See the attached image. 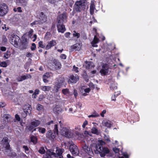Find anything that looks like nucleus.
<instances>
[{"label":"nucleus","mask_w":158,"mask_h":158,"mask_svg":"<svg viewBox=\"0 0 158 158\" xmlns=\"http://www.w3.org/2000/svg\"><path fill=\"white\" fill-rule=\"evenodd\" d=\"M102 124L104 126L108 128L110 127L111 126V122L109 120L103 122H102Z\"/></svg>","instance_id":"c756f323"},{"label":"nucleus","mask_w":158,"mask_h":158,"mask_svg":"<svg viewBox=\"0 0 158 158\" xmlns=\"http://www.w3.org/2000/svg\"><path fill=\"white\" fill-rule=\"evenodd\" d=\"M99 116V114H92L91 115H89V116H88V117L89 118H90V117H98Z\"/></svg>","instance_id":"4d7b16f0"},{"label":"nucleus","mask_w":158,"mask_h":158,"mask_svg":"<svg viewBox=\"0 0 158 158\" xmlns=\"http://www.w3.org/2000/svg\"><path fill=\"white\" fill-rule=\"evenodd\" d=\"M28 46V43L26 39L22 40L21 42L20 46L21 49L27 48Z\"/></svg>","instance_id":"a211bd4d"},{"label":"nucleus","mask_w":158,"mask_h":158,"mask_svg":"<svg viewBox=\"0 0 158 158\" xmlns=\"http://www.w3.org/2000/svg\"><path fill=\"white\" fill-rule=\"evenodd\" d=\"M56 132L51 130L48 131L46 133V137L51 141H53L56 136Z\"/></svg>","instance_id":"f8f14e48"},{"label":"nucleus","mask_w":158,"mask_h":158,"mask_svg":"<svg viewBox=\"0 0 158 158\" xmlns=\"http://www.w3.org/2000/svg\"><path fill=\"white\" fill-rule=\"evenodd\" d=\"M88 124V121L85 120L83 123V125H82V127L83 128H85V126L87 125Z\"/></svg>","instance_id":"052dcab7"},{"label":"nucleus","mask_w":158,"mask_h":158,"mask_svg":"<svg viewBox=\"0 0 158 158\" xmlns=\"http://www.w3.org/2000/svg\"><path fill=\"white\" fill-rule=\"evenodd\" d=\"M103 148V147L102 145L101 144L99 143L96 144L95 146L96 150L98 151L99 154L100 153Z\"/></svg>","instance_id":"a878e982"},{"label":"nucleus","mask_w":158,"mask_h":158,"mask_svg":"<svg viewBox=\"0 0 158 158\" xmlns=\"http://www.w3.org/2000/svg\"><path fill=\"white\" fill-rule=\"evenodd\" d=\"M44 98V95H43V94L40 95L39 96V101H41Z\"/></svg>","instance_id":"e2e57ef3"},{"label":"nucleus","mask_w":158,"mask_h":158,"mask_svg":"<svg viewBox=\"0 0 158 158\" xmlns=\"http://www.w3.org/2000/svg\"><path fill=\"white\" fill-rule=\"evenodd\" d=\"M37 128L38 129V131L40 133L44 134L45 132L46 129L45 128L39 127Z\"/></svg>","instance_id":"ea45409f"},{"label":"nucleus","mask_w":158,"mask_h":158,"mask_svg":"<svg viewBox=\"0 0 158 158\" xmlns=\"http://www.w3.org/2000/svg\"><path fill=\"white\" fill-rule=\"evenodd\" d=\"M81 48L78 44H76L73 45L71 46L69 50L70 52H72L74 51H79L80 50Z\"/></svg>","instance_id":"6ab92c4d"},{"label":"nucleus","mask_w":158,"mask_h":158,"mask_svg":"<svg viewBox=\"0 0 158 158\" xmlns=\"http://www.w3.org/2000/svg\"><path fill=\"white\" fill-rule=\"evenodd\" d=\"M73 37H76L77 39L79 38L80 36V34L77 32L75 31H73Z\"/></svg>","instance_id":"c9c22d12"},{"label":"nucleus","mask_w":158,"mask_h":158,"mask_svg":"<svg viewBox=\"0 0 158 158\" xmlns=\"http://www.w3.org/2000/svg\"><path fill=\"white\" fill-rule=\"evenodd\" d=\"M85 0H80L77 1L75 4L76 5L75 9L77 12H81L82 10L85 9Z\"/></svg>","instance_id":"7ed1b4c3"},{"label":"nucleus","mask_w":158,"mask_h":158,"mask_svg":"<svg viewBox=\"0 0 158 158\" xmlns=\"http://www.w3.org/2000/svg\"><path fill=\"white\" fill-rule=\"evenodd\" d=\"M109 68L108 64H103L102 66V69L100 71L101 75L102 76L107 75L108 73Z\"/></svg>","instance_id":"9b49d317"},{"label":"nucleus","mask_w":158,"mask_h":158,"mask_svg":"<svg viewBox=\"0 0 158 158\" xmlns=\"http://www.w3.org/2000/svg\"><path fill=\"white\" fill-rule=\"evenodd\" d=\"M54 123V122L52 120H51L50 121L46 123V125L47 126H51V125H53Z\"/></svg>","instance_id":"69168bd1"},{"label":"nucleus","mask_w":158,"mask_h":158,"mask_svg":"<svg viewBox=\"0 0 158 158\" xmlns=\"http://www.w3.org/2000/svg\"><path fill=\"white\" fill-rule=\"evenodd\" d=\"M7 39L6 37L5 36H4L2 39V43H5L7 42Z\"/></svg>","instance_id":"5fc2aeb1"},{"label":"nucleus","mask_w":158,"mask_h":158,"mask_svg":"<svg viewBox=\"0 0 158 158\" xmlns=\"http://www.w3.org/2000/svg\"><path fill=\"white\" fill-rule=\"evenodd\" d=\"M16 2L18 3L21 4L23 5L26 6L27 2L25 0H16Z\"/></svg>","instance_id":"2f4dec72"},{"label":"nucleus","mask_w":158,"mask_h":158,"mask_svg":"<svg viewBox=\"0 0 158 158\" xmlns=\"http://www.w3.org/2000/svg\"><path fill=\"white\" fill-rule=\"evenodd\" d=\"M95 9V6L94 5V1H92L90 6V12L91 14L94 13Z\"/></svg>","instance_id":"cd10ccee"},{"label":"nucleus","mask_w":158,"mask_h":158,"mask_svg":"<svg viewBox=\"0 0 158 158\" xmlns=\"http://www.w3.org/2000/svg\"><path fill=\"white\" fill-rule=\"evenodd\" d=\"M41 24L40 22L39 21V20H35L32 23H31V25L32 26L35 25H41Z\"/></svg>","instance_id":"49530a36"},{"label":"nucleus","mask_w":158,"mask_h":158,"mask_svg":"<svg viewBox=\"0 0 158 158\" xmlns=\"http://www.w3.org/2000/svg\"><path fill=\"white\" fill-rule=\"evenodd\" d=\"M7 66V64L6 62L2 61L0 63V66L3 67H6Z\"/></svg>","instance_id":"de8ad7c7"},{"label":"nucleus","mask_w":158,"mask_h":158,"mask_svg":"<svg viewBox=\"0 0 158 158\" xmlns=\"http://www.w3.org/2000/svg\"><path fill=\"white\" fill-rule=\"evenodd\" d=\"M69 151L74 156H76L79 154V151L77 146L73 143L70 145Z\"/></svg>","instance_id":"39448f33"},{"label":"nucleus","mask_w":158,"mask_h":158,"mask_svg":"<svg viewBox=\"0 0 158 158\" xmlns=\"http://www.w3.org/2000/svg\"><path fill=\"white\" fill-rule=\"evenodd\" d=\"M51 87L48 86H41V89L44 91H49L51 89Z\"/></svg>","instance_id":"7c9ffc66"},{"label":"nucleus","mask_w":158,"mask_h":158,"mask_svg":"<svg viewBox=\"0 0 158 158\" xmlns=\"http://www.w3.org/2000/svg\"><path fill=\"white\" fill-rule=\"evenodd\" d=\"M85 67L86 69H88L93 67L92 65L93 63L92 62L86 61L85 62Z\"/></svg>","instance_id":"c85d7f7f"},{"label":"nucleus","mask_w":158,"mask_h":158,"mask_svg":"<svg viewBox=\"0 0 158 158\" xmlns=\"http://www.w3.org/2000/svg\"><path fill=\"white\" fill-rule=\"evenodd\" d=\"M3 118L6 123H9L10 122L11 117L9 114H4L3 116Z\"/></svg>","instance_id":"5701e85b"},{"label":"nucleus","mask_w":158,"mask_h":158,"mask_svg":"<svg viewBox=\"0 0 158 158\" xmlns=\"http://www.w3.org/2000/svg\"><path fill=\"white\" fill-rule=\"evenodd\" d=\"M60 128V130L61 135L65 136L66 137L69 138L70 136V133L69 130L66 128L63 127V124L61 123V121L59 122Z\"/></svg>","instance_id":"20e7f679"},{"label":"nucleus","mask_w":158,"mask_h":158,"mask_svg":"<svg viewBox=\"0 0 158 158\" xmlns=\"http://www.w3.org/2000/svg\"><path fill=\"white\" fill-rule=\"evenodd\" d=\"M62 93L64 95H67L69 93V89L67 88L63 89L62 90Z\"/></svg>","instance_id":"e433bc0d"},{"label":"nucleus","mask_w":158,"mask_h":158,"mask_svg":"<svg viewBox=\"0 0 158 158\" xmlns=\"http://www.w3.org/2000/svg\"><path fill=\"white\" fill-rule=\"evenodd\" d=\"M70 35L71 33L69 32H66L64 34L65 36L67 38H70Z\"/></svg>","instance_id":"bf43d9fd"},{"label":"nucleus","mask_w":158,"mask_h":158,"mask_svg":"<svg viewBox=\"0 0 158 158\" xmlns=\"http://www.w3.org/2000/svg\"><path fill=\"white\" fill-rule=\"evenodd\" d=\"M39 21L42 24L45 22L47 20V17L44 12H41L39 14Z\"/></svg>","instance_id":"f3484780"},{"label":"nucleus","mask_w":158,"mask_h":158,"mask_svg":"<svg viewBox=\"0 0 158 158\" xmlns=\"http://www.w3.org/2000/svg\"><path fill=\"white\" fill-rule=\"evenodd\" d=\"M6 145L5 147V148L6 149V150H10V145L9 144V143H6L5 144Z\"/></svg>","instance_id":"13d9d810"},{"label":"nucleus","mask_w":158,"mask_h":158,"mask_svg":"<svg viewBox=\"0 0 158 158\" xmlns=\"http://www.w3.org/2000/svg\"><path fill=\"white\" fill-rule=\"evenodd\" d=\"M40 123V122L39 120L34 119L32 121L28 128V129L31 131L35 127L38 126Z\"/></svg>","instance_id":"9d476101"},{"label":"nucleus","mask_w":158,"mask_h":158,"mask_svg":"<svg viewBox=\"0 0 158 158\" xmlns=\"http://www.w3.org/2000/svg\"><path fill=\"white\" fill-rule=\"evenodd\" d=\"M13 10L15 12L18 11L19 12H21L22 11L21 10V8L20 7H19L17 8H14L13 9Z\"/></svg>","instance_id":"09e8293b"},{"label":"nucleus","mask_w":158,"mask_h":158,"mask_svg":"<svg viewBox=\"0 0 158 158\" xmlns=\"http://www.w3.org/2000/svg\"><path fill=\"white\" fill-rule=\"evenodd\" d=\"M51 61L56 69L59 70L61 68V63L59 62L58 60L54 59Z\"/></svg>","instance_id":"4468645a"},{"label":"nucleus","mask_w":158,"mask_h":158,"mask_svg":"<svg viewBox=\"0 0 158 158\" xmlns=\"http://www.w3.org/2000/svg\"><path fill=\"white\" fill-rule=\"evenodd\" d=\"M81 33L80 35L81 38L83 40H86L87 37L85 33L84 32H81Z\"/></svg>","instance_id":"58836bf2"},{"label":"nucleus","mask_w":158,"mask_h":158,"mask_svg":"<svg viewBox=\"0 0 158 158\" xmlns=\"http://www.w3.org/2000/svg\"><path fill=\"white\" fill-rule=\"evenodd\" d=\"M106 113V110H103L102 112V113L100 114L101 116L103 117L104 116V114H105Z\"/></svg>","instance_id":"774afa93"},{"label":"nucleus","mask_w":158,"mask_h":158,"mask_svg":"<svg viewBox=\"0 0 158 158\" xmlns=\"http://www.w3.org/2000/svg\"><path fill=\"white\" fill-rule=\"evenodd\" d=\"M91 132L94 134L98 135L99 134L98 129L95 127H93L91 129Z\"/></svg>","instance_id":"f704fd0d"},{"label":"nucleus","mask_w":158,"mask_h":158,"mask_svg":"<svg viewBox=\"0 0 158 158\" xmlns=\"http://www.w3.org/2000/svg\"><path fill=\"white\" fill-rule=\"evenodd\" d=\"M31 76L30 74H28L26 75H23L20 77L17 78V80L18 82H20L28 78L31 79Z\"/></svg>","instance_id":"aec40b11"},{"label":"nucleus","mask_w":158,"mask_h":158,"mask_svg":"<svg viewBox=\"0 0 158 158\" xmlns=\"http://www.w3.org/2000/svg\"><path fill=\"white\" fill-rule=\"evenodd\" d=\"M57 30L59 32L64 33L66 30V28L64 23H59L57 24Z\"/></svg>","instance_id":"dca6fc26"},{"label":"nucleus","mask_w":158,"mask_h":158,"mask_svg":"<svg viewBox=\"0 0 158 158\" xmlns=\"http://www.w3.org/2000/svg\"><path fill=\"white\" fill-rule=\"evenodd\" d=\"M82 148L84 151L89 155L92 156V155L94 154L91 148L89 147L87 145L85 144L84 145L82 144Z\"/></svg>","instance_id":"ddd939ff"},{"label":"nucleus","mask_w":158,"mask_h":158,"mask_svg":"<svg viewBox=\"0 0 158 158\" xmlns=\"http://www.w3.org/2000/svg\"><path fill=\"white\" fill-rule=\"evenodd\" d=\"M53 132H56V134H58V125L55 124L54 125V128L53 131Z\"/></svg>","instance_id":"37998d69"},{"label":"nucleus","mask_w":158,"mask_h":158,"mask_svg":"<svg viewBox=\"0 0 158 158\" xmlns=\"http://www.w3.org/2000/svg\"><path fill=\"white\" fill-rule=\"evenodd\" d=\"M64 152V150L63 148H57L56 151V153L52 152L51 150H48L43 158H52V156L55 157L63 156L62 155Z\"/></svg>","instance_id":"f257e3e1"},{"label":"nucleus","mask_w":158,"mask_h":158,"mask_svg":"<svg viewBox=\"0 0 158 158\" xmlns=\"http://www.w3.org/2000/svg\"><path fill=\"white\" fill-rule=\"evenodd\" d=\"M2 141L3 143V144H5L7 143L8 142V139L6 137H3L2 139Z\"/></svg>","instance_id":"a18cd8bd"},{"label":"nucleus","mask_w":158,"mask_h":158,"mask_svg":"<svg viewBox=\"0 0 158 158\" xmlns=\"http://www.w3.org/2000/svg\"><path fill=\"white\" fill-rule=\"evenodd\" d=\"M32 108L31 105L28 104H25L23 106V111L24 113H27L30 115L31 114Z\"/></svg>","instance_id":"2eb2a0df"},{"label":"nucleus","mask_w":158,"mask_h":158,"mask_svg":"<svg viewBox=\"0 0 158 158\" xmlns=\"http://www.w3.org/2000/svg\"><path fill=\"white\" fill-rule=\"evenodd\" d=\"M39 47L42 48H44L45 47V45L43 44V42L42 41H40L38 43Z\"/></svg>","instance_id":"8fccbe9b"},{"label":"nucleus","mask_w":158,"mask_h":158,"mask_svg":"<svg viewBox=\"0 0 158 158\" xmlns=\"http://www.w3.org/2000/svg\"><path fill=\"white\" fill-rule=\"evenodd\" d=\"M113 150L115 153H118L119 152V149L116 147L113 148Z\"/></svg>","instance_id":"6e6d98bb"},{"label":"nucleus","mask_w":158,"mask_h":158,"mask_svg":"<svg viewBox=\"0 0 158 158\" xmlns=\"http://www.w3.org/2000/svg\"><path fill=\"white\" fill-rule=\"evenodd\" d=\"M60 109L61 108L59 107L56 106L53 109V110L54 113L56 114H58L60 112Z\"/></svg>","instance_id":"72a5a7b5"},{"label":"nucleus","mask_w":158,"mask_h":158,"mask_svg":"<svg viewBox=\"0 0 158 158\" xmlns=\"http://www.w3.org/2000/svg\"><path fill=\"white\" fill-rule=\"evenodd\" d=\"M23 148H24L25 150V153H27L26 151H29V148L27 146L23 145Z\"/></svg>","instance_id":"0e129e2a"},{"label":"nucleus","mask_w":158,"mask_h":158,"mask_svg":"<svg viewBox=\"0 0 158 158\" xmlns=\"http://www.w3.org/2000/svg\"><path fill=\"white\" fill-rule=\"evenodd\" d=\"M117 87L114 84H112L110 86V89L112 91L117 89Z\"/></svg>","instance_id":"c03bdc74"},{"label":"nucleus","mask_w":158,"mask_h":158,"mask_svg":"<svg viewBox=\"0 0 158 158\" xmlns=\"http://www.w3.org/2000/svg\"><path fill=\"white\" fill-rule=\"evenodd\" d=\"M12 38L11 39V43L15 47H18L19 43L20 40V38L17 35H12Z\"/></svg>","instance_id":"0eeeda50"},{"label":"nucleus","mask_w":158,"mask_h":158,"mask_svg":"<svg viewBox=\"0 0 158 158\" xmlns=\"http://www.w3.org/2000/svg\"><path fill=\"white\" fill-rule=\"evenodd\" d=\"M78 68L77 67H76L75 65L73 66V71L75 72L76 73H78L79 72L78 70Z\"/></svg>","instance_id":"864d4df0"},{"label":"nucleus","mask_w":158,"mask_h":158,"mask_svg":"<svg viewBox=\"0 0 158 158\" xmlns=\"http://www.w3.org/2000/svg\"><path fill=\"white\" fill-rule=\"evenodd\" d=\"M8 7L5 3L0 4V16H3L8 12Z\"/></svg>","instance_id":"423d86ee"},{"label":"nucleus","mask_w":158,"mask_h":158,"mask_svg":"<svg viewBox=\"0 0 158 158\" xmlns=\"http://www.w3.org/2000/svg\"><path fill=\"white\" fill-rule=\"evenodd\" d=\"M51 73H46L43 76V81L44 83H48V80L47 79L50 77Z\"/></svg>","instance_id":"b1692460"},{"label":"nucleus","mask_w":158,"mask_h":158,"mask_svg":"<svg viewBox=\"0 0 158 158\" xmlns=\"http://www.w3.org/2000/svg\"><path fill=\"white\" fill-rule=\"evenodd\" d=\"M36 48V46L35 44L34 43H32L31 46V49L32 51L35 50Z\"/></svg>","instance_id":"3c124183"},{"label":"nucleus","mask_w":158,"mask_h":158,"mask_svg":"<svg viewBox=\"0 0 158 158\" xmlns=\"http://www.w3.org/2000/svg\"><path fill=\"white\" fill-rule=\"evenodd\" d=\"M38 152L40 154H44L45 152V151L44 149V147H41L40 148L39 150L38 151Z\"/></svg>","instance_id":"79ce46f5"},{"label":"nucleus","mask_w":158,"mask_h":158,"mask_svg":"<svg viewBox=\"0 0 158 158\" xmlns=\"http://www.w3.org/2000/svg\"><path fill=\"white\" fill-rule=\"evenodd\" d=\"M10 56V52L7 51L6 52L4 53V55L3 57L6 59L8 58Z\"/></svg>","instance_id":"a19ab883"},{"label":"nucleus","mask_w":158,"mask_h":158,"mask_svg":"<svg viewBox=\"0 0 158 158\" xmlns=\"http://www.w3.org/2000/svg\"><path fill=\"white\" fill-rule=\"evenodd\" d=\"M31 142H32L34 144H35L37 143V139L36 137L34 136H31L30 137Z\"/></svg>","instance_id":"473e14b6"},{"label":"nucleus","mask_w":158,"mask_h":158,"mask_svg":"<svg viewBox=\"0 0 158 158\" xmlns=\"http://www.w3.org/2000/svg\"><path fill=\"white\" fill-rule=\"evenodd\" d=\"M99 39L98 38L96 35H95L94 40L91 42L92 45L93 47H97L98 45L96 44L99 42Z\"/></svg>","instance_id":"393cba45"},{"label":"nucleus","mask_w":158,"mask_h":158,"mask_svg":"<svg viewBox=\"0 0 158 158\" xmlns=\"http://www.w3.org/2000/svg\"><path fill=\"white\" fill-rule=\"evenodd\" d=\"M56 44V42L55 40H52L48 42V44L46 45V49L48 50L51 48V47L55 46Z\"/></svg>","instance_id":"412c9836"},{"label":"nucleus","mask_w":158,"mask_h":158,"mask_svg":"<svg viewBox=\"0 0 158 158\" xmlns=\"http://www.w3.org/2000/svg\"><path fill=\"white\" fill-rule=\"evenodd\" d=\"M6 105V103L4 102H0V107L3 108Z\"/></svg>","instance_id":"680f3d73"},{"label":"nucleus","mask_w":158,"mask_h":158,"mask_svg":"<svg viewBox=\"0 0 158 158\" xmlns=\"http://www.w3.org/2000/svg\"><path fill=\"white\" fill-rule=\"evenodd\" d=\"M15 118L16 120L18 121H19L20 120V118L19 115L18 114H16L15 115Z\"/></svg>","instance_id":"338daca9"},{"label":"nucleus","mask_w":158,"mask_h":158,"mask_svg":"<svg viewBox=\"0 0 158 158\" xmlns=\"http://www.w3.org/2000/svg\"><path fill=\"white\" fill-rule=\"evenodd\" d=\"M79 77L77 75L74 76L73 74L70 75L68 77L67 82L69 84H75L79 80Z\"/></svg>","instance_id":"6e6552de"},{"label":"nucleus","mask_w":158,"mask_h":158,"mask_svg":"<svg viewBox=\"0 0 158 158\" xmlns=\"http://www.w3.org/2000/svg\"><path fill=\"white\" fill-rule=\"evenodd\" d=\"M67 16L66 12H64L59 15L58 17V22L59 23H64L67 22Z\"/></svg>","instance_id":"1a4fd4ad"},{"label":"nucleus","mask_w":158,"mask_h":158,"mask_svg":"<svg viewBox=\"0 0 158 158\" xmlns=\"http://www.w3.org/2000/svg\"><path fill=\"white\" fill-rule=\"evenodd\" d=\"M82 77L85 82H87L89 81V77L86 71H84L82 75Z\"/></svg>","instance_id":"bb28decb"},{"label":"nucleus","mask_w":158,"mask_h":158,"mask_svg":"<svg viewBox=\"0 0 158 158\" xmlns=\"http://www.w3.org/2000/svg\"><path fill=\"white\" fill-rule=\"evenodd\" d=\"M64 82L65 80L64 77H59L56 79V81L54 83L52 89L53 91L55 93H57L59 89L63 86Z\"/></svg>","instance_id":"f03ea898"},{"label":"nucleus","mask_w":158,"mask_h":158,"mask_svg":"<svg viewBox=\"0 0 158 158\" xmlns=\"http://www.w3.org/2000/svg\"><path fill=\"white\" fill-rule=\"evenodd\" d=\"M109 152L110 151L108 148L104 147L103 148L100 154L101 157H103L105 156L106 154H108Z\"/></svg>","instance_id":"4be33fe9"},{"label":"nucleus","mask_w":158,"mask_h":158,"mask_svg":"<svg viewBox=\"0 0 158 158\" xmlns=\"http://www.w3.org/2000/svg\"><path fill=\"white\" fill-rule=\"evenodd\" d=\"M36 109L38 110H41L44 109V106L40 104H38L36 106Z\"/></svg>","instance_id":"4c0bfd02"},{"label":"nucleus","mask_w":158,"mask_h":158,"mask_svg":"<svg viewBox=\"0 0 158 158\" xmlns=\"http://www.w3.org/2000/svg\"><path fill=\"white\" fill-rule=\"evenodd\" d=\"M66 56L64 54H61L60 55V58L62 59H65L66 58Z\"/></svg>","instance_id":"603ef678"}]
</instances>
